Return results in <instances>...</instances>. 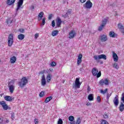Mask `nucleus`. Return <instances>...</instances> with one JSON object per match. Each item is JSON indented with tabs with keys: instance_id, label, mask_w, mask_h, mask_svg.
<instances>
[{
	"instance_id": "obj_1",
	"label": "nucleus",
	"mask_w": 124,
	"mask_h": 124,
	"mask_svg": "<svg viewBox=\"0 0 124 124\" xmlns=\"http://www.w3.org/2000/svg\"><path fill=\"white\" fill-rule=\"evenodd\" d=\"M28 84V79L27 78H22L21 81L18 82V85L20 88H24V86H26Z\"/></svg>"
},
{
	"instance_id": "obj_2",
	"label": "nucleus",
	"mask_w": 124,
	"mask_h": 124,
	"mask_svg": "<svg viewBox=\"0 0 124 124\" xmlns=\"http://www.w3.org/2000/svg\"><path fill=\"white\" fill-rule=\"evenodd\" d=\"M14 83L15 82L13 80H12L8 83L9 90L11 93H13V92H14V90L15 89V84Z\"/></svg>"
},
{
	"instance_id": "obj_3",
	"label": "nucleus",
	"mask_w": 124,
	"mask_h": 124,
	"mask_svg": "<svg viewBox=\"0 0 124 124\" xmlns=\"http://www.w3.org/2000/svg\"><path fill=\"white\" fill-rule=\"evenodd\" d=\"M93 59L95 61H98L99 60H106L107 59V56H106L105 54H101L99 55H95L93 56Z\"/></svg>"
},
{
	"instance_id": "obj_4",
	"label": "nucleus",
	"mask_w": 124,
	"mask_h": 124,
	"mask_svg": "<svg viewBox=\"0 0 124 124\" xmlns=\"http://www.w3.org/2000/svg\"><path fill=\"white\" fill-rule=\"evenodd\" d=\"M82 83L80 82V78H76L74 85L73 86L74 89H80V86Z\"/></svg>"
},
{
	"instance_id": "obj_5",
	"label": "nucleus",
	"mask_w": 124,
	"mask_h": 124,
	"mask_svg": "<svg viewBox=\"0 0 124 124\" xmlns=\"http://www.w3.org/2000/svg\"><path fill=\"white\" fill-rule=\"evenodd\" d=\"M0 105H1L4 110H11V108L8 107V105L6 104V102L4 101H0Z\"/></svg>"
},
{
	"instance_id": "obj_6",
	"label": "nucleus",
	"mask_w": 124,
	"mask_h": 124,
	"mask_svg": "<svg viewBox=\"0 0 124 124\" xmlns=\"http://www.w3.org/2000/svg\"><path fill=\"white\" fill-rule=\"evenodd\" d=\"M8 39V45L9 47H11L13 44V34H10Z\"/></svg>"
},
{
	"instance_id": "obj_7",
	"label": "nucleus",
	"mask_w": 124,
	"mask_h": 124,
	"mask_svg": "<svg viewBox=\"0 0 124 124\" xmlns=\"http://www.w3.org/2000/svg\"><path fill=\"white\" fill-rule=\"evenodd\" d=\"M99 86H102L104 85L107 86L109 85V81H108V78H106L105 79H102L99 82Z\"/></svg>"
},
{
	"instance_id": "obj_8",
	"label": "nucleus",
	"mask_w": 124,
	"mask_h": 124,
	"mask_svg": "<svg viewBox=\"0 0 124 124\" xmlns=\"http://www.w3.org/2000/svg\"><path fill=\"white\" fill-rule=\"evenodd\" d=\"M83 6L85 8L87 9H91L93 7V3L91 2V0H88L86 1L85 4L83 5Z\"/></svg>"
},
{
	"instance_id": "obj_9",
	"label": "nucleus",
	"mask_w": 124,
	"mask_h": 124,
	"mask_svg": "<svg viewBox=\"0 0 124 124\" xmlns=\"http://www.w3.org/2000/svg\"><path fill=\"white\" fill-rule=\"evenodd\" d=\"M23 3H24V0H18L17 8L16 9V12H17L18 10L21 8V6L23 5Z\"/></svg>"
},
{
	"instance_id": "obj_10",
	"label": "nucleus",
	"mask_w": 124,
	"mask_h": 124,
	"mask_svg": "<svg viewBox=\"0 0 124 124\" xmlns=\"http://www.w3.org/2000/svg\"><path fill=\"white\" fill-rule=\"evenodd\" d=\"M75 35H76V32H75L74 30H72L69 33V38L70 39L74 38V37H75Z\"/></svg>"
},
{
	"instance_id": "obj_11",
	"label": "nucleus",
	"mask_w": 124,
	"mask_h": 124,
	"mask_svg": "<svg viewBox=\"0 0 124 124\" xmlns=\"http://www.w3.org/2000/svg\"><path fill=\"white\" fill-rule=\"evenodd\" d=\"M5 100L6 101H10V102H12V101H14V97L12 96L6 95L4 97Z\"/></svg>"
},
{
	"instance_id": "obj_12",
	"label": "nucleus",
	"mask_w": 124,
	"mask_h": 124,
	"mask_svg": "<svg viewBox=\"0 0 124 124\" xmlns=\"http://www.w3.org/2000/svg\"><path fill=\"white\" fill-rule=\"evenodd\" d=\"M113 103L115 106L119 105V96L116 95L113 100Z\"/></svg>"
},
{
	"instance_id": "obj_13",
	"label": "nucleus",
	"mask_w": 124,
	"mask_h": 124,
	"mask_svg": "<svg viewBox=\"0 0 124 124\" xmlns=\"http://www.w3.org/2000/svg\"><path fill=\"white\" fill-rule=\"evenodd\" d=\"M100 39L102 42H105V41H107V36L106 35L103 34L100 36Z\"/></svg>"
},
{
	"instance_id": "obj_14",
	"label": "nucleus",
	"mask_w": 124,
	"mask_h": 124,
	"mask_svg": "<svg viewBox=\"0 0 124 124\" xmlns=\"http://www.w3.org/2000/svg\"><path fill=\"white\" fill-rule=\"evenodd\" d=\"M112 57L113 58L114 62H117L119 61V57L116 53L113 52Z\"/></svg>"
},
{
	"instance_id": "obj_15",
	"label": "nucleus",
	"mask_w": 124,
	"mask_h": 124,
	"mask_svg": "<svg viewBox=\"0 0 124 124\" xmlns=\"http://www.w3.org/2000/svg\"><path fill=\"white\" fill-rule=\"evenodd\" d=\"M82 58H83V55L82 54H79L77 61V63L78 64H80L82 62Z\"/></svg>"
},
{
	"instance_id": "obj_16",
	"label": "nucleus",
	"mask_w": 124,
	"mask_h": 124,
	"mask_svg": "<svg viewBox=\"0 0 124 124\" xmlns=\"http://www.w3.org/2000/svg\"><path fill=\"white\" fill-rule=\"evenodd\" d=\"M97 73H98V69L96 68H93L92 70V74L93 76H96Z\"/></svg>"
},
{
	"instance_id": "obj_17",
	"label": "nucleus",
	"mask_w": 124,
	"mask_h": 124,
	"mask_svg": "<svg viewBox=\"0 0 124 124\" xmlns=\"http://www.w3.org/2000/svg\"><path fill=\"white\" fill-rule=\"evenodd\" d=\"M69 121H70L71 124H75V121H74V116H70L68 118Z\"/></svg>"
},
{
	"instance_id": "obj_18",
	"label": "nucleus",
	"mask_w": 124,
	"mask_h": 124,
	"mask_svg": "<svg viewBox=\"0 0 124 124\" xmlns=\"http://www.w3.org/2000/svg\"><path fill=\"white\" fill-rule=\"evenodd\" d=\"M56 25L58 28H60L61 27V25H62V20L60 17H59L56 20Z\"/></svg>"
},
{
	"instance_id": "obj_19",
	"label": "nucleus",
	"mask_w": 124,
	"mask_h": 124,
	"mask_svg": "<svg viewBox=\"0 0 124 124\" xmlns=\"http://www.w3.org/2000/svg\"><path fill=\"white\" fill-rule=\"evenodd\" d=\"M17 58L15 56H13L10 58L11 63H15L16 62V61Z\"/></svg>"
},
{
	"instance_id": "obj_20",
	"label": "nucleus",
	"mask_w": 124,
	"mask_h": 124,
	"mask_svg": "<svg viewBox=\"0 0 124 124\" xmlns=\"http://www.w3.org/2000/svg\"><path fill=\"white\" fill-rule=\"evenodd\" d=\"M119 110L120 112H123L124 110V104L123 103V102L121 103V104L119 106Z\"/></svg>"
},
{
	"instance_id": "obj_21",
	"label": "nucleus",
	"mask_w": 124,
	"mask_h": 124,
	"mask_svg": "<svg viewBox=\"0 0 124 124\" xmlns=\"http://www.w3.org/2000/svg\"><path fill=\"white\" fill-rule=\"evenodd\" d=\"M53 99V96H49L46 98V99L45 100V103H48L49 101H51Z\"/></svg>"
},
{
	"instance_id": "obj_22",
	"label": "nucleus",
	"mask_w": 124,
	"mask_h": 124,
	"mask_svg": "<svg viewBox=\"0 0 124 124\" xmlns=\"http://www.w3.org/2000/svg\"><path fill=\"white\" fill-rule=\"evenodd\" d=\"M109 36L113 38L117 37V34L115 33L114 31H110L109 32Z\"/></svg>"
},
{
	"instance_id": "obj_23",
	"label": "nucleus",
	"mask_w": 124,
	"mask_h": 124,
	"mask_svg": "<svg viewBox=\"0 0 124 124\" xmlns=\"http://www.w3.org/2000/svg\"><path fill=\"white\" fill-rule=\"evenodd\" d=\"M16 1V0H8L7 3L8 5H12Z\"/></svg>"
},
{
	"instance_id": "obj_24",
	"label": "nucleus",
	"mask_w": 124,
	"mask_h": 124,
	"mask_svg": "<svg viewBox=\"0 0 124 124\" xmlns=\"http://www.w3.org/2000/svg\"><path fill=\"white\" fill-rule=\"evenodd\" d=\"M88 98L90 101H93V94H90Z\"/></svg>"
},
{
	"instance_id": "obj_25",
	"label": "nucleus",
	"mask_w": 124,
	"mask_h": 124,
	"mask_svg": "<svg viewBox=\"0 0 124 124\" xmlns=\"http://www.w3.org/2000/svg\"><path fill=\"white\" fill-rule=\"evenodd\" d=\"M58 33H59V31L58 30H55L52 32L51 35L52 36H56V35H58Z\"/></svg>"
},
{
	"instance_id": "obj_26",
	"label": "nucleus",
	"mask_w": 124,
	"mask_h": 124,
	"mask_svg": "<svg viewBox=\"0 0 124 124\" xmlns=\"http://www.w3.org/2000/svg\"><path fill=\"white\" fill-rule=\"evenodd\" d=\"M18 39H20V40H23V39L25 38V35L23 34H20L18 35Z\"/></svg>"
},
{
	"instance_id": "obj_27",
	"label": "nucleus",
	"mask_w": 124,
	"mask_h": 124,
	"mask_svg": "<svg viewBox=\"0 0 124 124\" xmlns=\"http://www.w3.org/2000/svg\"><path fill=\"white\" fill-rule=\"evenodd\" d=\"M51 74H49L46 76V80L48 83H50V81H51Z\"/></svg>"
},
{
	"instance_id": "obj_28",
	"label": "nucleus",
	"mask_w": 124,
	"mask_h": 124,
	"mask_svg": "<svg viewBox=\"0 0 124 124\" xmlns=\"http://www.w3.org/2000/svg\"><path fill=\"white\" fill-rule=\"evenodd\" d=\"M107 19L105 18L104 20L102 21V25L104 26L105 27L106 26V24L107 23Z\"/></svg>"
},
{
	"instance_id": "obj_29",
	"label": "nucleus",
	"mask_w": 124,
	"mask_h": 124,
	"mask_svg": "<svg viewBox=\"0 0 124 124\" xmlns=\"http://www.w3.org/2000/svg\"><path fill=\"white\" fill-rule=\"evenodd\" d=\"M12 23V20L11 18H9L7 19V24L8 26H11V23Z\"/></svg>"
},
{
	"instance_id": "obj_30",
	"label": "nucleus",
	"mask_w": 124,
	"mask_h": 124,
	"mask_svg": "<svg viewBox=\"0 0 124 124\" xmlns=\"http://www.w3.org/2000/svg\"><path fill=\"white\" fill-rule=\"evenodd\" d=\"M112 66L115 68V69H119V65L116 62H114L112 64Z\"/></svg>"
},
{
	"instance_id": "obj_31",
	"label": "nucleus",
	"mask_w": 124,
	"mask_h": 124,
	"mask_svg": "<svg viewBox=\"0 0 124 124\" xmlns=\"http://www.w3.org/2000/svg\"><path fill=\"white\" fill-rule=\"evenodd\" d=\"M108 91V89H106L104 91L103 90H100V93H102L103 94H105L106 93V92Z\"/></svg>"
},
{
	"instance_id": "obj_32",
	"label": "nucleus",
	"mask_w": 124,
	"mask_h": 124,
	"mask_svg": "<svg viewBox=\"0 0 124 124\" xmlns=\"http://www.w3.org/2000/svg\"><path fill=\"white\" fill-rule=\"evenodd\" d=\"M81 124V118L80 117H78L77 120V121L75 123V124Z\"/></svg>"
},
{
	"instance_id": "obj_33",
	"label": "nucleus",
	"mask_w": 124,
	"mask_h": 124,
	"mask_svg": "<svg viewBox=\"0 0 124 124\" xmlns=\"http://www.w3.org/2000/svg\"><path fill=\"white\" fill-rule=\"evenodd\" d=\"M43 15H44V13L43 12H41L39 14L38 17L43 18Z\"/></svg>"
},
{
	"instance_id": "obj_34",
	"label": "nucleus",
	"mask_w": 124,
	"mask_h": 124,
	"mask_svg": "<svg viewBox=\"0 0 124 124\" xmlns=\"http://www.w3.org/2000/svg\"><path fill=\"white\" fill-rule=\"evenodd\" d=\"M41 83L42 86H45L46 85V79H42Z\"/></svg>"
},
{
	"instance_id": "obj_35",
	"label": "nucleus",
	"mask_w": 124,
	"mask_h": 124,
	"mask_svg": "<svg viewBox=\"0 0 124 124\" xmlns=\"http://www.w3.org/2000/svg\"><path fill=\"white\" fill-rule=\"evenodd\" d=\"M104 27L105 26H104V25H102V24H101V26L99 27L98 31H101L103 30V28H104Z\"/></svg>"
},
{
	"instance_id": "obj_36",
	"label": "nucleus",
	"mask_w": 124,
	"mask_h": 124,
	"mask_svg": "<svg viewBox=\"0 0 124 124\" xmlns=\"http://www.w3.org/2000/svg\"><path fill=\"white\" fill-rule=\"evenodd\" d=\"M118 29H119V30H121L122 29H123L124 28V26H123V25H122V24H121V23L118 24Z\"/></svg>"
},
{
	"instance_id": "obj_37",
	"label": "nucleus",
	"mask_w": 124,
	"mask_h": 124,
	"mask_svg": "<svg viewBox=\"0 0 124 124\" xmlns=\"http://www.w3.org/2000/svg\"><path fill=\"white\" fill-rule=\"evenodd\" d=\"M101 124H108V122L105 120H102Z\"/></svg>"
},
{
	"instance_id": "obj_38",
	"label": "nucleus",
	"mask_w": 124,
	"mask_h": 124,
	"mask_svg": "<svg viewBox=\"0 0 124 124\" xmlns=\"http://www.w3.org/2000/svg\"><path fill=\"white\" fill-rule=\"evenodd\" d=\"M63 124V122L62 121V119H59L58 121L57 124Z\"/></svg>"
},
{
	"instance_id": "obj_39",
	"label": "nucleus",
	"mask_w": 124,
	"mask_h": 124,
	"mask_svg": "<svg viewBox=\"0 0 124 124\" xmlns=\"http://www.w3.org/2000/svg\"><path fill=\"white\" fill-rule=\"evenodd\" d=\"M103 117L104 119H108V114H107V113H105L103 115Z\"/></svg>"
},
{
	"instance_id": "obj_40",
	"label": "nucleus",
	"mask_w": 124,
	"mask_h": 124,
	"mask_svg": "<svg viewBox=\"0 0 124 124\" xmlns=\"http://www.w3.org/2000/svg\"><path fill=\"white\" fill-rule=\"evenodd\" d=\"M45 21H46V18L44 17L43 19H42V26H44V25H45Z\"/></svg>"
},
{
	"instance_id": "obj_41",
	"label": "nucleus",
	"mask_w": 124,
	"mask_h": 124,
	"mask_svg": "<svg viewBox=\"0 0 124 124\" xmlns=\"http://www.w3.org/2000/svg\"><path fill=\"white\" fill-rule=\"evenodd\" d=\"M96 76H97V78H99V77L101 76V72L99 71L98 73H97Z\"/></svg>"
},
{
	"instance_id": "obj_42",
	"label": "nucleus",
	"mask_w": 124,
	"mask_h": 124,
	"mask_svg": "<svg viewBox=\"0 0 124 124\" xmlns=\"http://www.w3.org/2000/svg\"><path fill=\"white\" fill-rule=\"evenodd\" d=\"M56 62H52L50 63V65L51 66H56Z\"/></svg>"
},
{
	"instance_id": "obj_43",
	"label": "nucleus",
	"mask_w": 124,
	"mask_h": 124,
	"mask_svg": "<svg viewBox=\"0 0 124 124\" xmlns=\"http://www.w3.org/2000/svg\"><path fill=\"white\" fill-rule=\"evenodd\" d=\"M44 95V92H41L39 94V96H40V97H43Z\"/></svg>"
},
{
	"instance_id": "obj_44",
	"label": "nucleus",
	"mask_w": 124,
	"mask_h": 124,
	"mask_svg": "<svg viewBox=\"0 0 124 124\" xmlns=\"http://www.w3.org/2000/svg\"><path fill=\"white\" fill-rule=\"evenodd\" d=\"M15 118V114L14 113H11V119L12 121L14 120Z\"/></svg>"
},
{
	"instance_id": "obj_45",
	"label": "nucleus",
	"mask_w": 124,
	"mask_h": 124,
	"mask_svg": "<svg viewBox=\"0 0 124 124\" xmlns=\"http://www.w3.org/2000/svg\"><path fill=\"white\" fill-rule=\"evenodd\" d=\"M18 31L20 32H21V33H24V32H25V30L23 29H19Z\"/></svg>"
},
{
	"instance_id": "obj_46",
	"label": "nucleus",
	"mask_w": 124,
	"mask_h": 124,
	"mask_svg": "<svg viewBox=\"0 0 124 124\" xmlns=\"http://www.w3.org/2000/svg\"><path fill=\"white\" fill-rule=\"evenodd\" d=\"M51 25H52V27L53 28H55V25H56V23H55V20H53V21H52Z\"/></svg>"
},
{
	"instance_id": "obj_47",
	"label": "nucleus",
	"mask_w": 124,
	"mask_h": 124,
	"mask_svg": "<svg viewBox=\"0 0 124 124\" xmlns=\"http://www.w3.org/2000/svg\"><path fill=\"white\" fill-rule=\"evenodd\" d=\"M121 100L123 101V103H124V93H123L122 94Z\"/></svg>"
},
{
	"instance_id": "obj_48",
	"label": "nucleus",
	"mask_w": 124,
	"mask_h": 124,
	"mask_svg": "<svg viewBox=\"0 0 124 124\" xmlns=\"http://www.w3.org/2000/svg\"><path fill=\"white\" fill-rule=\"evenodd\" d=\"M34 123L35 124H38V123H39L38 119H35L34 121Z\"/></svg>"
},
{
	"instance_id": "obj_49",
	"label": "nucleus",
	"mask_w": 124,
	"mask_h": 124,
	"mask_svg": "<svg viewBox=\"0 0 124 124\" xmlns=\"http://www.w3.org/2000/svg\"><path fill=\"white\" fill-rule=\"evenodd\" d=\"M97 100L98 102H100V100H101V98H100V96H98L97 97Z\"/></svg>"
},
{
	"instance_id": "obj_50",
	"label": "nucleus",
	"mask_w": 124,
	"mask_h": 124,
	"mask_svg": "<svg viewBox=\"0 0 124 124\" xmlns=\"http://www.w3.org/2000/svg\"><path fill=\"white\" fill-rule=\"evenodd\" d=\"M39 36V33H36L35 34V39H37V38Z\"/></svg>"
},
{
	"instance_id": "obj_51",
	"label": "nucleus",
	"mask_w": 124,
	"mask_h": 124,
	"mask_svg": "<svg viewBox=\"0 0 124 124\" xmlns=\"http://www.w3.org/2000/svg\"><path fill=\"white\" fill-rule=\"evenodd\" d=\"M45 70H44L41 72H40L39 74H44L45 73Z\"/></svg>"
},
{
	"instance_id": "obj_52",
	"label": "nucleus",
	"mask_w": 124,
	"mask_h": 124,
	"mask_svg": "<svg viewBox=\"0 0 124 124\" xmlns=\"http://www.w3.org/2000/svg\"><path fill=\"white\" fill-rule=\"evenodd\" d=\"M68 16V15L66 13L65 15L62 16V17H64V18H67Z\"/></svg>"
},
{
	"instance_id": "obj_53",
	"label": "nucleus",
	"mask_w": 124,
	"mask_h": 124,
	"mask_svg": "<svg viewBox=\"0 0 124 124\" xmlns=\"http://www.w3.org/2000/svg\"><path fill=\"white\" fill-rule=\"evenodd\" d=\"M52 17H53V15L52 14L48 16L49 20H51V19H52Z\"/></svg>"
},
{
	"instance_id": "obj_54",
	"label": "nucleus",
	"mask_w": 124,
	"mask_h": 124,
	"mask_svg": "<svg viewBox=\"0 0 124 124\" xmlns=\"http://www.w3.org/2000/svg\"><path fill=\"white\" fill-rule=\"evenodd\" d=\"M42 80H46V79L45 78V75H43L42 76Z\"/></svg>"
},
{
	"instance_id": "obj_55",
	"label": "nucleus",
	"mask_w": 124,
	"mask_h": 124,
	"mask_svg": "<svg viewBox=\"0 0 124 124\" xmlns=\"http://www.w3.org/2000/svg\"><path fill=\"white\" fill-rule=\"evenodd\" d=\"M111 93L110 94H107V99H109V97H110V96H111Z\"/></svg>"
},
{
	"instance_id": "obj_56",
	"label": "nucleus",
	"mask_w": 124,
	"mask_h": 124,
	"mask_svg": "<svg viewBox=\"0 0 124 124\" xmlns=\"http://www.w3.org/2000/svg\"><path fill=\"white\" fill-rule=\"evenodd\" d=\"M66 13L68 14V15H70L71 14V11L68 10Z\"/></svg>"
},
{
	"instance_id": "obj_57",
	"label": "nucleus",
	"mask_w": 124,
	"mask_h": 124,
	"mask_svg": "<svg viewBox=\"0 0 124 124\" xmlns=\"http://www.w3.org/2000/svg\"><path fill=\"white\" fill-rule=\"evenodd\" d=\"M121 31L122 33H124V28L123 27V29H121Z\"/></svg>"
},
{
	"instance_id": "obj_58",
	"label": "nucleus",
	"mask_w": 124,
	"mask_h": 124,
	"mask_svg": "<svg viewBox=\"0 0 124 124\" xmlns=\"http://www.w3.org/2000/svg\"><path fill=\"white\" fill-rule=\"evenodd\" d=\"M87 0H80V1L82 3H84Z\"/></svg>"
},
{
	"instance_id": "obj_59",
	"label": "nucleus",
	"mask_w": 124,
	"mask_h": 124,
	"mask_svg": "<svg viewBox=\"0 0 124 124\" xmlns=\"http://www.w3.org/2000/svg\"><path fill=\"white\" fill-rule=\"evenodd\" d=\"M86 105H87V106H90V105H91V103H89V102H88V103H87L86 104Z\"/></svg>"
},
{
	"instance_id": "obj_60",
	"label": "nucleus",
	"mask_w": 124,
	"mask_h": 124,
	"mask_svg": "<svg viewBox=\"0 0 124 124\" xmlns=\"http://www.w3.org/2000/svg\"><path fill=\"white\" fill-rule=\"evenodd\" d=\"M41 20H42V17H39L38 16V21H41Z\"/></svg>"
},
{
	"instance_id": "obj_61",
	"label": "nucleus",
	"mask_w": 124,
	"mask_h": 124,
	"mask_svg": "<svg viewBox=\"0 0 124 124\" xmlns=\"http://www.w3.org/2000/svg\"><path fill=\"white\" fill-rule=\"evenodd\" d=\"M6 123H9V120L8 119H6Z\"/></svg>"
},
{
	"instance_id": "obj_62",
	"label": "nucleus",
	"mask_w": 124,
	"mask_h": 124,
	"mask_svg": "<svg viewBox=\"0 0 124 124\" xmlns=\"http://www.w3.org/2000/svg\"><path fill=\"white\" fill-rule=\"evenodd\" d=\"M50 71H53V69H49Z\"/></svg>"
},
{
	"instance_id": "obj_63",
	"label": "nucleus",
	"mask_w": 124,
	"mask_h": 124,
	"mask_svg": "<svg viewBox=\"0 0 124 124\" xmlns=\"http://www.w3.org/2000/svg\"><path fill=\"white\" fill-rule=\"evenodd\" d=\"M88 91H90V90H91V88L90 87H88Z\"/></svg>"
},
{
	"instance_id": "obj_64",
	"label": "nucleus",
	"mask_w": 124,
	"mask_h": 124,
	"mask_svg": "<svg viewBox=\"0 0 124 124\" xmlns=\"http://www.w3.org/2000/svg\"><path fill=\"white\" fill-rule=\"evenodd\" d=\"M32 9H34V7L33 6H32Z\"/></svg>"
}]
</instances>
